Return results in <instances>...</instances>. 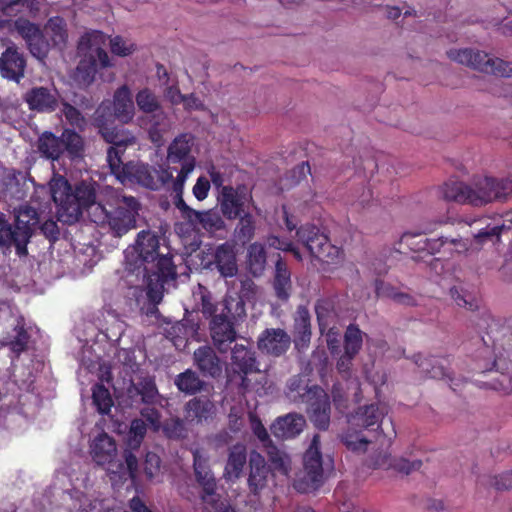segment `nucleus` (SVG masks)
Returning a JSON list of instances; mask_svg holds the SVG:
<instances>
[{
  "label": "nucleus",
  "mask_w": 512,
  "mask_h": 512,
  "mask_svg": "<svg viewBox=\"0 0 512 512\" xmlns=\"http://www.w3.org/2000/svg\"><path fill=\"white\" fill-rule=\"evenodd\" d=\"M439 191L446 201L480 207L494 200L512 196V179L481 177L474 179L471 184L448 181L439 188Z\"/></svg>",
  "instance_id": "1"
},
{
  "label": "nucleus",
  "mask_w": 512,
  "mask_h": 512,
  "mask_svg": "<svg viewBox=\"0 0 512 512\" xmlns=\"http://www.w3.org/2000/svg\"><path fill=\"white\" fill-rule=\"evenodd\" d=\"M136 251L139 258L150 263L156 261L155 270L147 275V296L153 304H159L163 298L165 285L177 278L176 266L171 256L160 255L159 237L151 231H141L136 239Z\"/></svg>",
  "instance_id": "2"
},
{
  "label": "nucleus",
  "mask_w": 512,
  "mask_h": 512,
  "mask_svg": "<svg viewBox=\"0 0 512 512\" xmlns=\"http://www.w3.org/2000/svg\"><path fill=\"white\" fill-rule=\"evenodd\" d=\"M39 224V215L35 208L25 206L20 209L11 224L3 213H0V248L11 251L15 248L16 254L22 258L28 255L27 245Z\"/></svg>",
  "instance_id": "3"
},
{
  "label": "nucleus",
  "mask_w": 512,
  "mask_h": 512,
  "mask_svg": "<svg viewBox=\"0 0 512 512\" xmlns=\"http://www.w3.org/2000/svg\"><path fill=\"white\" fill-rule=\"evenodd\" d=\"M140 203L133 196H124L115 205L95 206L92 221L98 225L107 224L109 231L115 237H122L136 228V218L139 215Z\"/></svg>",
  "instance_id": "4"
},
{
  "label": "nucleus",
  "mask_w": 512,
  "mask_h": 512,
  "mask_svg": "<svg viewBox=\"0 0 512 512\" xmlns=\"http://www.w3.org/2000/svg\"><path fill=\"white\" fill-rule=\"evenodd\" d=\"M333 468V460L327 456L324 460L321 452L320 436L315 434L303 454V469L294 480V488L300 493L318 489L325 480V470Z\"/></svg>",
  "instance_id": "5"
},
{
  "label": "nucleus",
  "mask_w": 512,
  "mask_h": 512,
  "mask_svg": "<svg viewBox=\"0 0 512 512\" xmlns=\"http://www.w3.org/2000/svg\"><path fill=\"white\" fill-rule=\"evenodd\" d=\"M177 171L174 166L158 168L144 163L132 161L118 165V168L111 171L122 184H138L150 190H158L173 180V172Z\"/></svg>",
  "instance_id": "6"
},
{
  "label": "nucleus",
  "mask_w": 512,
  "mask_h": 512,
  "mask_svg": "<svg viewBox=\"0 0 512 512\" xmlns=\"http://www.w3.org/2000/svg\"><path fill=\"white\" fill-rule=\"evenodd\" d=\"M296 236L310 255L321 262L334 264L342 258V249L333 245L327 234L314 224L301 225Z\"/></svg>",
  "instance_id": "7"
},
{
  "label": "nucleus",
  "mask_w": 512,
  "mask_h": 512,
  "mask_svg": "<svg viewBox=\"0 0 512 512\" xmlns=\"http://www.w3.org/2000/svg\"><path fill=\"white\" fill-rule=\"evenodd\" d=\"M448 57L462 65L486 74L500 77H512V64L499 58H492L487 53L470 48L450 50Z\"/></svg>",
  "instance_id": "8"
},
{
  "label": "nucleus",
  "mask_w": 512,
  "mask_h": 512,
  "mask_svg": "<svg viewBox=\"0 0 512 512\" xmlns=\"http://www.w3.org/2000/svg\"><path fill=\"white\" fill-rule=\"evenodd\" d=\"M387 413V406L381 403L361 405L349 416L348 423L350 426L360 428L361 430L366 429L377 432V437L382 435L390 443L392 438L396 436V431L391 419H389L391 431L387 433L384 431L382 425Z\"/></svg>",
  "instance_id": "9"
},
{
  "label": "nucleus",
  "mask_w": 512,
  "mask_h": 512,
  "mask_svg": "<svg viewBox=\"0 0 512 512\" xmlns=\"http://www.w3.org/2000/svg\"><path fill=\"white\" fill-rule=\"evenodd\" d=\"M192 455L195 481L200 488L199 498L203 504L212 507L221 500V496L218 493L216 477L209 465V458L200 449H195Z\"/></svg>",
  "instance_id": "10"
},
{
  "label": "nucleus",
  "mask_w": 512,
  "mask_h": 512,
  "mask_svg": "<svg viewBox=\"0 0 512 512\" xmlns=\"http://www.w3.org/2000/svg\"><path fill=\"white\" fill-rule=\"evenodd\" d=\"M230 370L240 378V389L245 393L250 389L251 381L248 375L260 371L256 351L250 344L235 342L231 347Z\"/></svg>",
  "instance_id": "11"
},
{
  "label": "nucleus",
  "mask_w": 512,
  "mask_h": 512,
  "mask_svg": "<svg viewBox=\"0 0 512 512\" xmlns=\"http://www.w3.org/2000/svg\"><path fill=\"white\" fill-rule=\"evenodd\" d=\"M209 333L214 347L220 353L229 351L238 334L235 328V316L229 305L223 304L222 310L209 321Z\"/></svg>",
  "instance_id": "12"
},
{
  "label": "nucleus",
  "mask_w": 512,
  "mask_h": 512,
  "mask_svg": "<svg viewBox=\"0 0 512 512\" xmlns=\"http://www.w3.org/2000/svg\"><path fill=\"white\" fill-rule=\"evenodd\" d=\"M302 403L307 405L306 412L310 421L318 429L325 431L330 425V398L324 389L314 385L305 390Z\"/></svg>",
  "instance_id": "13"
},
{
  "label": "nucleus",
  "mask_w": 512,
  "mask_h": 512,
  "mask_svg": "<svg viewBox=\"0 0 512 512\" xmlns=\"http://www.w3.org/2000/svg\"><path fill=\"white\" fill-rule=\"evenodd\" d=\"M400 243L413 252H427L430 255L440 252L441 248L445 245L456 247L457 252L461 251L460 248L462 250L466 249V245L461 240L443 236L430 239L423 232H404L400 238Z\"/></svg>",
  "instance_id": "14"
},
{
  "label": "nucleus",
  "mask_w": 512,
  "mask_h": 512,
  "mask_svg": "<svg viewBox=\"0 0 512 512\" xmlns=\"http://www.w3.org/2000/svg\"><path fill=\"white\" fill-rule=\"evenodd\" d=\"M251 201L252 195L243 184L236 187L226 186L223 188V194L218 196L220 211L228 220H236L246 213L248 204Z\"/></svg>",
  "instance_id": "15"
},
{
  "label": "nucleus",
  "mask_w": 512,
  "mask_h": 512,
  "mask_svg": "<svg viewBox=\"0 0 512 512\" xmlns=\"http://www.w3.org/2000/svg\"><path fill=\"white\" fill-rule=\"evenodd\" d=\"M105 142L111 144L107 149V163L110 171L118 168L123 162L126 148L135 142V137L122 127H112L100 133Z\"/></svg>",
  "instance_id": "16"
},
{
  "label": "nucleus",
  "mask_w": 512,
  "mask_h": 512,
  "mask_svg": "<svg viewBox=\"0 0 512 512\" xmlns=\"http://www.w3.org/2000/svg\"><path fill=\"white\" fill-rule=\"evenodd\" d=\"M291 341L284 329L266 328L258 337L257 347L263 354L280 357L289 350Z\"/></svg>",
  "instance_id": "17"
},
{
  "label": "nucleus",
  "mask_w": 512,
  "mask_h": 512,
  "mask_svg": "<svg viewBox=\"0 0 512 512\" xmlns=\"http://www.w3.org/2000/svg\"><path fill=\"white\" fill-rule=\"evenodd\" d=\"M26 58L16 46H9L0 57V74L3 78L19 83L25 75Z\"/></svg>",
  "instance_id": "18"
},
{
  "label": "nucleus",
  "mask_w": 512,
  "mask_h": 512,
  "mask_svg": "<svg viewBox=\"0 0 512 512\" xmlns=\"http://www.w3.org/2000/svg\"><path fill=\"white\" fill-rule=\"evenodd\" d=\"M193 145V136L188 133H183L177 136L169 145L167 150V162L170 165L180 164L179 172L183 171L184 167L192 166V171L195 168L196 160L191 155V148Z\"/></svg>",
  "instance_id": "19"
},
{
  "label": "nucleus",
  "mask_w": 512,
  "mask_h": 512,
  "mask_svg": "<svg viewBox=\"0 0 512 512\" xmlns=\"http://www.w3.org/2000/svg\"><path fill=\"white\" fill-rule=\"evenodd\" d=\"M448 363L449 360L446 357H422L420 354L415 356V364L421 373L432 379H447L450 382V388L453 391H457L459 383L454 382V379L451 377L447 368Z\"/></svg>",
  "instance_id": "20"
},
{
  "label": "nucleus",
  "mask_w": 512,
  "mask_h": 512,
  "mask_svg": "<svg viewBox=\"0 0 512 512\" xmlns=\"http://www.w3.org/2000/svg\"><path fill=\"white\" fill-rule=\"evenodd\" d=\"M248 464V488L252 494L258 495L267 486L271 470L267 466L265 458L256 450L250 452Z\"/></svg>",
  "instance_id": "21"
},
{
  "label": "nucleus",
  "mask_w": 512,
  "mask_h": 512,
  "mask_svg": "<svg viewBox=\"0 0 512 512\" xmlns=\"http://www.w3.org/2000/svg\"><path fill=\"white\" fill-rule=\"evenodd\" d=\"M194 364L203 376L217 378L222 374V361L210 346H201L194 351Z\"/></svg>",
  "instance_id": "22"
},
{
  "label": "nucleus",
  "mask_w": 512,
  "mask_h": 512,
  "mask_svg": "<svg viewBox=\"0 0 512 512\" xmlns=\"http://www.w3.org/2000/svg\"><path fill=\"white\" fill-rule=\"evenodd\" d=\"M306 420L297 413H289L278 417L271 425L272 434L276 438L292 439L298 436L304 429Z\"/></svg>",
  "instance_id": "23"
},
{
  "label": "nucleus",
  "mask_w": 512,
  "mask_h": 512,
  "mask_svg": "<svg viewBox=\"0 0 512 512\" xmlns=\"http://www.w3.org/2000/svg\"><path fill=\"white\" fill-rule=\"evenodd\" d=\"M272 287L275 297L282 303L288 302L291 297L293 286L291 271L287 263L278 255L275 263V271L272 279Z\"/></svg>",
  "instance_id": "24"
},
{
  "label": "nucleus",
  "mask_w": 512,
  "mask_h": 512,
  "mask_svg": "<svg viewBox=\"0 0 512 512\" xmlns=\"http://www.w3.org/2000/svg\"><path fill=\"white\" fill-rule=\"evenodd\" d=\"M294 345L297 350L308 347L311 340V316L308 308L299 305L294 316Z\"/></svg>",
  "instance_id": "25"
},
{
  "label": "nucleus",
  "mask_w": 512,
  "mask_h": 512,
  "mask_svg": "<svg viewBox=\"0 0 512 512\" xmlns=\"http://www.w3.org/2000/svg\"><path fill=\"white\" fill-rule=\"evenodd\" d=\"M213 263L222 277L235 276L238 272V265L234 246L228 242L217 246Z\"/></svg>",
  "instance_id": "26"
},
{
  "label": "nucleus",
  "mask_w": 512,
  "mask_h": 512,
  "mask_svg": "<svg viewBox=\"0 0 512 512\" xmlns=\"http://www.w3.org/2000/svg\"><path fill=\"white\" fill-rule=\"evenodd\" d=\"M31 110L38 112H53L57 106V97L47 87H33L24 97Z\"/></svg>",
  "instance_id": "27"
},
{
  "label": "nucleus",
  "mask_w": 512,
  "mask_h": 512,
  "mask_svg": "<svg viewBox=\"0 0 512 512\" xmlns=\"http://www.w3.org/2000/svg\"><path fill=\"white\" fill-rule=\"evenodd\" d=\"M116 453V443L107 433H100L94 438L91 444V455L96 464L103 466L111 463Z\"/></svg>",
  "instance_id": "28"
},
{
  "label": "nucleus",
  "mask_w": 512,
  "mask_h": 512,
  "mask_svg": "<svg viewBox=\"0 0 512 512\" xmlns=\"http://www.w3.org/2000/svg\"><path fill=\"white\" fill-rule=\"evenodd\" d=\"M42 6V0H0V12L9 18H18L27 12L30 17H36Z\"/></svg>",
  "instance_id": "29"
},
{
  "label": "nucleus",
  "mask_w": 512,
  "mask_h": 512,
  "mask_svg": "<svg viewBox=\"0 0 512 512\" xmlns=\"http://www.w3.org/2000/svg\"><path fill=\"white\" fill-rule=\"evenodd\" d=\"M247 463V449L242 443L234 444L228 453L224 468V477L228 481H234L241 477Z\"/></svg>",
  "instance_id": "30"
},
{
  "label": "nucleus",
  "mask_w": 512,
  "mask_h": 512,
  "mask_svg": "<svg viewBox=\"0 0 512 512\" xmlns=\"http://www.w3.org/2000/svg\"><path fill=\"white\" fill-rule=\"evenodd\" d=\"M112 110L116 118L124 124L133 119L135 108L131 91L127 85H122L115 91Z\"/></svg>",
  "instance_id": "31"
},
{
  "label": "nucleus",
  "mask_w": 512,
  "mask_h": 512,
  "mask_svg": "<svg viewBox=\"0 0 512 512\" xmlns=\"http://www.w3.org/2000/svg\"><path fill=\"white\" fill-rule=\"evenodd\" d=\"M53 200L58 204L59 219L67 224L77 222L85 211L79 202L70 199V193L67 191L65 194H60L54 191L52 194Z\"/></svg>",
  "instance_id": "32"
},
{
  "label": "nucleus",
  "mask_w": 512,
  "mask_h": 512,
  "mask_svg": "<svg viewBox=\"0 0 512 512\" xmlns=\"http://www.w3.org/2000/svg\"><path fill=\"white\" fill-rule=\"evenodd\" d=\"M223 217L224 216L221 211H218L215 208L204 211L196 210L192 217V221L189 223L193 226H199V228L210 234H214L218 231L225 230L226 224Z\"/></svg>",
  "instance_id": "33"
},
{
  "label": "nucleus",
  "mask_w": 512,
  "mask_h": 512,
  "mask_svg": "<svg viewBox=\"0 0 512 512\" xmlns=\"http://www.w3.org/2000/svg\"><path fill=\"white\" fill-rule=\"evenodd\" d=\"M61 135L56 136L51 131L43 132L37 140V150L40 155L51 161H58L63 156Z\"/></svg>",
  "instance_id": "34"
},
{
  "label": "nucleus",
  "mask_w": 512,
  "mask_h": 512,
  "mask_svg": "<svg viewBox=\"0 0 512 512\" xmlns=\"http://www.w3.org/2000/svg\"><path fill=\"white\" fill-rule=\"evenodd\" d=\"M191 172L192 166L189 165L184 167L182 172H178L176 178L173 179V191L175 193L174 205L181 212L182 217L188 222L192 221V217L196 212V210L188 206L183 199L184 185Z\"/></svg>",
  "instance_id": "35"
},
{
  "label": "nucleus",
  "mask_w": 512,
  "mask_h": 512,
  "mask_svg": "<svg viewBox=\"0 0 512 512\" xmlns=\"http://www.w3.org/2000/svg\"><path fill=\"white\" fill-rule=\"evenodd\" d=\"M476 326L480 333L485 334L481 336L485 351H487L490 346L495 350L496 335L500 334L503 329L499 320H496L489 312H485L478 318Z\"/></svg>",
  "instance_id": "36"
},
{
  "label": "nucleus",
  "mask_w": 512,
  "mask_h": 512,
  "mask_svg": "<svg viewBox=\"0 0 512 512\" xmlns=\"http://www.w3.org/2000/svg\"><path fill=\"white\" fill-rule=\"evenodd\" d=\"M150 114L149 139L156 146H161L166 134L171 128V122L167 113L161 108Z\"/></svg>",
  "instance_id": "37"
},
{
  "label": "nucleus",
  "mask_w": 512,
  "mask_h": 512,
  "mask_svg": "<svg viewBox=\"0 0 512 512\" xmlns=\"http://www.w3.org/2000/svg\"><path fill=\"white\" fill-rule=\"evenodd\" d=\"M500 361V358H495L492 362V367L485 368L484 371L489 372L491 378L483 383L489 389L501 392L503 394H510L512 393V375L500 372L498 370Z\"/></svg>",
  "instance_id": "38"
},
{
  "label": "nucleus",
  "mask_w": 512,
  "mask_h": 512,
  "mask_svg": "<svg viewBox=\"0 0 512 512\" xmlns=\"http://www.w3.org/2000/svg\"><path fill=\"white\" fill-rule=\"evenodd\" d=\"M67 191L70 193V199L79 202L85 211H88L92 218V213L95 212V206L99 205L96 203V191L95 189L85 183L81 182L76 185L74 191L71 186H67Z\"/></svg>",
  "instance_id": "39"
},
{
  "label": "nucleus",
  "mask_w": 512,
  "mask_h": 512,
  "mask_svg": "<svg viewBox=\"0 0 512 512\" xmlns=\"http://www.w3.org/2000/svg\"><path fill=\"white\" fill-rule=\"evenodd\" d=\"M264 448L270 463L271 471L283 476H288L292 470V461L290 456L284 450L277 448L273 443Z\"/></svg>",
  "instance_id": "40"
},
{
  "label": "nucleus",
  "mask_w": 512,
  "mask_h": 512,
  "mask_svg": "<svg viewBox=\"0 0 512 512\" xmlns=\"http://www.w3.org/2000/svg\"><path fill=\"white\" fill-rule=\"evenodd\" d=\"M63 155L70 160L80 159L84 155V139L73 129L66 128L61 134Z\"/></svg>",
  "instance_id": "41"
},
{
  "label": "nucleus",
  "mask_w": 512,
  "mask_h": 512,
  "mask_svg": "<svg viewBox=\"0 0 512 512\" xmlns=\"http://www.w3.org/2000/svg\"><path fill=\"white\" fill-rule=\"evenodd\" d=\"M128 392L139 395L145 405H154L159 397L155 379L150 376L141 377L137 383H132Z\"/></svg>",
  "instance_id": "42"
},
{
  "label": "nucleus",
  "mask_w": 512,
  "mask_h": 512,
  "mask_svg": "<svg viewBox=\"0 0 512 512\" xmlns=\"http://www.w3.org/2000/svg\"><path fill=\"white\" fill-rule=\"evenodd\" d=\"M187 416L198 423L212 419L215 414V406L207 398L195 397L186 404Z\"/></svg>",
  "instance_id": "43"
},
{
  "label": "nucleus",
  "mask_w": 512,
  "mask_h": 512,
  "mask_svg": "<svg viewBox=\"0 0 512 512\" xmlns=\"http://www.w3.org/2000/svg\"><path fill=\"white\" fill-rule=\"evenodd\" d=\"M44 33L49 37L52 46L62 49L66 45L68 39L67 25L62 17L49 18L44 26Z\"/></svg>",
  "instance_id": "44"
},
{
  "label": "nucleus",
  "mask_w": 512,
  "mask_h": 512,
  "mask_svg": "<svg viewBox=\"0 0 512 512\" xmlns=\"http://www.w3.org/2000/svg\"><path fill=\"white\" fill-rule=\"evenodd\" d=\"M267 254L265 246L254 242L247 249V269L254 276H261L266 268Z\"/></svg>",
  "instance_id": "45"
},
{
  "label": "nucleus",
  "mask_w": 512,
  "mask_h": 512,
  "mask_svg": "<svg viewBox=\"0 0 512 512\" xmlns=\"http://www.w3.org/2000/svg\"><path fill=\"white\" fill-rule=\"evenodd\" d=\"M29 340L30 335L25 328L24 321L23 319H19L13 329V334H8L5 337V345H7L16 356H19L27 350Z\"/></svg>",
  "instance_id": "46"
},
{
  "label": "nucleus",
  "mask_w": 512,
  "mask_h": 512,
  "mask_svg": "<svg viewBox=\"0 0 512 512\" xmlns=\"http://www.w3.org/2000/svg\"><path fill=\"white\" fill-rule=\"evenodd\" d=\"M174 384L180 392L186 395H195L205 386V382L191 369H187L178 374L174 380Z\"/></svg>",
  "instance_id": "47"
},
{
  "label": "nucleus",
  "mask_w": 512,
  "mask_h": 512,
  "mask_svg": "<svg viewBox=\"0 0 512 512\" xmlns=\"http://www.w3.org/2000/svg\"><path fill=\"white\" fill-rule=\"evenodd\" d=\"M199 294H200V302L197 303L198 310L202 313L205 319H212L214 316H217L219 312L222 310V305H229L228 301H223L221 303H214L212 301V295L210 291L204 286H199Z\"/></svg>",
  "instance_id": "48"
},
{
  "label": "nucleus",
  "mask_w": 512,
  "mask_h": 512,
  "mask_svg": "<svg viewBox=\"0 0 512 512\" xmlns=\"http://www.w3.org/2000/svg\"><path fill=\"white\" fill-rule=\"evenodd\" d=\"M237 219H239V221L235 227V237L242 244H246L250 242L255 235L256 223L254 216L248 211Z\"/></svg>",
  "instance_id": "49"
},
{
  "label": "nucleus",
  "mask_w": 512,
  "mask_h": 512,
  "mask_svg": "<svg viewBox=\"0 0 512 512\" xmlns=\"http://www.w3.org/2000/svg\"><path fill=\"white\" fill-rule=\"evenodd\" d=\"M115 113L110 103H101L92 117V125L98 129L99 134L114 125Z\"/></svg>",
  "instance_id": "50"
},
{
  "label": "nucleus",
  "mask_w": 512,
  "mask_h": 512,
  "mask_svg": "<svg viewBox=\"0 0 512 512\" xmlns=\"http://www.w3.org/2000/svg\"><path fill=\"white\" fill-rule=\"evenodd\" d=\"M344 353L356 356L362 348L363 332L358 325L349 324L344 333Z\"/></svg>",
  "instance_id": "51"
},
{
  "label": "nucleus",
  "mask_w": 512,
  "mask_h": 512,
  "mask_svg": "<svg viewBox=\"0 0 512 512\" xmlns=\"http://www.w3.org/2000/svg\"><path fill=\"white\" fill-rule=\"evenodd\" d=\"M510 225L504 223L491 224L488 223L484 227L480 228L474 235L475 242L477 244H484L487 242L496 243L500 240V236L504 230H509Z\"/></svg>",
  "instance_id": "52"
},
{
  "label": "nucleus",
  "mask_w": 512,
  "mask_h": 512,
  "mask_svg": "<svg viewBox=\"0 0 512 512\" xmlns=\"http://www.w3.org/2000/svg\"><path fill=\"white\" fill-rule=\"evenodd\" d=\"M351 426L341 437L343 444L353 452H365L369 440L360 431Z\"/></svg>",
  "instance_id": "53"
},
{
  "label": "nucleus",
  "mask_w": 512,
  "mask_h": 512,
  "mask_svg": "<svg viewBox=\"0 0 512 512\" xmlns=\"http://www.w3.org/2000/svg\"><path fill=\"white\" fill-rule=\"evenodd\" d=\"M93 404L96 406L100 414H108L113 405V400L109 390L100 383H97L92 388Z\"/></svg>",
  "instance_id": "54"
},
{
  "label": "nucleus",
  "mask_w": 512,
  "mask_h": 512,
  "mask_svg": "<svg viewBox=\"0 0 512 512\" xmlns=\"http://www.w3.org/2000/svg\"><path fill=\"white\" fill-rule=\"evenodd\" d=\"M11 27L25 40L26 43L30 40H34L38 35V32L41 30L38 24L31 22L25 17H18L14 21L11 20Z\"/></svg>",
  "instance_id": "55"
},
{
  "label": "nucleus",
  "mask_w": 512,
  "mask_h": 512,
  "mask_svg": "<svg viewBox=\"0 0 512 512\" xmlns=\"http://www.w3.org/2000/svg\"><path fill=\"white\" fill-rule=\"evenodd\" d=\"M136 103L139 109L147 114L154 113L161 109L158 98L148 88H144L138 91L136 94Z\"/></svg>",
  "instance_id": "56"
},
{
  "label": "nucleus",
  "mask_w": 512,
  "mask_h": 512,
  "mask_svg": "<svg viewBox=\"0 0 512 512\" xmlns=\"http://www.w3.org/2000/svg\"><path fill=\"white\" fill-rule=\"evenodd\" d=\"M97 73V62L94 56L82 59L76 68L77 78L86 85L91 84Z\"/></svg>",
  "instance_id": "57"
},
{
  "label": "nucleus",
  "mask_w": 512,
  "mask_h": 512,
  "mask_svg": "<svg viewBox=\"0 0 512 512\" xmlns=\"http://www.w3.org/2000/svg\"><path fill=\"white\" fill-rule=\"evenodd\" d=\"M26 44L30 53L39 60H43L48 56L50 47L52 46L51 41L46 39L42 30L38 32V35L34 38V40H30Z\"/></svg>",
  "instance_id": "58"
},
{
  "label": "nucleus",
  "mask_w": 512,
  "mask_h": 512,
  "mask_svg": "<svg viewBox=\"0 0 512 512\" xmlns=\"http://www.w3.org/2000/svg\"><path fill=\"white\" fill-rule=\"evenodd\" d=\"M62 113L67 120V122L75 127L78 128L80 131H84L86 127V119L82 115V113L73 105L65 102L63 104Z\"/></svg>",
  "instance_id": "59"
},
{
  "label": "nucleus",
  "mask_w": 512,
  "mask_h": 512,
  "mask_svg": "<svg viewBox=\"0 0 512 512\" xmlns=\"http://www.w3.org/2000/svg\"><path fill=\"white\" fill-rule=\"evenodd\" d=\"M163 432L169 439H183L186 437L187 430L184 422L179 418H172L164 422Z\"/></svg>",
  "instance_id": "60"
},
{
  "label": "nucleus",
  "mask_w": 512,
  "mask_h": 512,
  "mask_svg": "<svg viewBox=\"0 0 512 512\" xmlns=\"http://www.w3.org/2000/svg\"><path fill=\"white\" fill-rule=\"evenodd\" d=\"M450 295L459 307L471 311L478 308L476 299L471 294L463 291V289L454 286L450 289Z\"/></svg>",
  "instance_id": "61"
},
{
  "label": "nucleus",
  "mask_w": 512,
  "mask_h": 512,
  "mask_svg": "<svg viewBox=\"0 0 512 512\" xmlns=\"http://www.w3.org/2000/svg\"><path fill=\"white\" fill-rule=\"evenodd\" d=\"M141 419H143L147 425L153 431H159L161 428V413L154 405H146L140 410Z\"/></svg>",
  "instance_id": "62"
},
{
  "label": "nucleus",
  "mask_w": 512,
  "mask_h": 512,
  "mask_svg": "<svg viewBox=\"0 0 512 512\" xmlns=\"http://www.w3.org/2000/svg\"><path fill=\"white\" fill-rule=\"evenodd\" d=\"M111 52L117 56L125 57L132 54L136 50L134 43H127L121 36H115L110 39Z\"/></svg>",
  "instance_id": "63"
},
{
  "label": "nucleus",
  "mask_w": 512,
  "mask_h": 512,
  "mask_svg": "<svg viewBox=\"0 0 512 512\" xmlns=\"http://www.w3.org/2000/svg\"><path fill=\"white\" fill-rule=\"evenodd\" d=\"M249 420L254 435L259 439L263 447H266L267 445L273 443L266 428L264 427L260 418L256 414L250 413Z\"/></svg>",
  "instance_id": "64"
}]
</instances>
